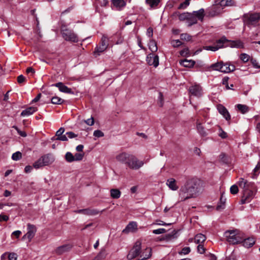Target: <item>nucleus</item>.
I'll return each instance as SVG.
<instances>
[{"instance_id":"f257e3e1","label":"nucleus","mask_w":260,"mask_h":260,"mask_svg":"<svg viewBox=\"0 0 260 260\" xmlns=\"http://www.w3.org/2000/svg\"><path fill=\"white\" fill-rule=\"evenodd\" d=\"M116 159L132 170H139L144 165V162L139 160L135 155L126 152L118 154Z\"/></svg>"},{"instance_id":"f03ea898","label":"nucleus","mask_w":260,"mask_h":260,"mask_svg":"<svg viewBox=\"0 0 260 260\" xmlns=\"http://www.w3.org/2000/svg\"><path fill=\"white\" fill-rule=\"evenodd\" d=\"M217 45L215 46H205L203 49L206 50L216 51L219 48L222 47H231L241 48L243 47V44L240 41H231L226 39L225 37H222L216 41Z\"/></svg>"},{"instance_id":"7ed1b4c3","label":"nucleus","mask_w":260,"mask_h":260,"mask_svg":"<svg viewBox=\"0 0 260 260\" xmlns=\"http://www.w3.org/2000/svg\"><path fill=\"white\" fill-rule=\"evenodd\" d=\"M55 160L54 155L51 153H48L42 156L38 160L33 164L35 169H39L44 166H49L52 164Z\"/></svg>"},{"instance_id":"20e7f679","label":"nucleus","mask_w":260,"mask_h":260,"mask_svg":"<svg viewBox=\"0 0 260 260\" xmlns=\"http://www.w3.org/2000/svg\"><path fill=\"white\" fill-rule=\"evenodd\" d=\"M190 190L197 197L203 190L202 183L200 180L197 178H192L186 182Z\"/></svg>"},{"instance_id":"39448f33","label":"nucleus","mask_w":260,"mask_h":260,"mask_svg":"<svg viewBox=\"0 0 260 260\" xmlns=\"http://www.w3.org/2000/svg\"><path fill=\"white\" fill-rule=\"evenodd\" d=\"M61 34L63 38L67 41L72 42H78V38L76 34L73 30L70 29L67 27L62 24L60 28Z\"/></svg>"},{"instance_id":"423d86ee","label":"nucleus","mask_w":260,"mask_h":260,"mask_svg":"<svg viewBox=\"0 0 260 260\" xmlns=\"http://www.w3.org/2000/svg\"><path fill=\"white\" fill-rule=\"evenodd\" d=\"M196 198L190 188L186 183L182 186L179 191V199L180 202L185 201L186 200Z\"/></svg>"},{"instance_id":"0eeeda50","label":"nucleus","mask_w":260,"mask_h":260,"mask_svg":"<svg viewBox=\"0 0 260 260\" xmlns=\"http://www.w3.org/2000/svg\"><path fill=\"white\" fill-rule=\"evenodd\" d=\"M228 241L232 244H236L242 241V238L236 231H228L224 233Z\"/></svg>"},{"instance_id":"6e6552de","label":"nucleus","mask_w":260,"mask_h":260,"mask_svg":"<svg viewBox=\"0 0 260 260\" xmlns=\"http://www.w3.org/2000/svg\"><path fill=\"white\" fill-rule=\"evenodd\" d=\"M260 19V13L247 14L244 15V22L247 25H254Z\"/></svg>"},{"instance_id":"1a4fd4ad","label":"nucleus","mask_w":260,"mask_h":260,"mask_svg":"<svg viewBox=\"0 0 260 260\" xmlns=\"http://www.w3.org/2000/svg\"><path fill=\"white\" fill-rule=\"evenodd\" d=\"M141 250V242L140 241H137L135 243L133 248L129 251L127 255V258L128 260H132L137 256H138Z\"/></svg>"},{"instance_id":"9d476101","label":"nucleus","mask_w":260,"mask_h":260,"mask_svg":"<svg viewBox=\"0 0 260 260\" xmlns=\"http://www.w3.org/2000/svg\"><path fill=\"white\" fill-rule=\"evenodd\" d=\"M27 233L22 237V240L27 239L28 242H30L32 239L34 237L37 232L36 226L30 223L27 224Z\"/></svg>"},{"instance_id":"9b49d317","label":"nucleus","mask_w":260,"mask_h":260,"mask_svg":"<svg viewBox=\"0 0 260 260\" xmlns=\"http://www.w3.org/2000/svg\"><path fill=\"white\" fill-rule=\"evenodd\" d=\"M108 45V38L105 35L103 36L101 39V43L99 46L96 47L94 53L103 52L107 48Z\"/></svg>"},{"instance_id":"f8f14e48","label":"nucleus","mask_w":260,"mask_h":260,"mask_svg":"<svg viewBox=\"0 0 260 260\" xmlns=\"http://www.w3.org/2000/svg\"><path fill=\"white\" fill-rule=\"evenodd\" d=\"M239 185L243 190H253L254 189V184L253 182H249L243 178H241L239 182Z\"/></svg>"},{"instance_id":"ddd939ff","label":"nucleus","mask_w":260,"mask_h":260,"mask_svg":"<svg viewBox=\"0 0 260 260\" xmlns=\"http://www.w3.org/2000/svg\"><path fill=\"white\" fill-rule=\"evenodd\" d=\"M73 245L72 244H64L57 247L54 250V253L57 255H60L70 251Z\"/></svg>"},{"instance_id":"4468645a","label":"nucleus","mask_w":260,"mask_h":260,"mask_svg":"<svg viewBox=\"0 0 260 260\" xmlns=\"http://www.w3.org/2000/svg\"><path fill=\"white\" fill-rule=\"evenodd\" d=\"M146 61L149 66H153L155 68L159 64V57L153 53H150L147 57Z\"/></svg>"},{"instance_id":"2eb2a0df","label":"nucleus","mask_w":260,"mask_h":260,"mask_svg":"<svg viewBox=\"0 0 260 260\" xmlns=\"http://www.w3.org/2000/svg\"><path fill=\"white\" fill-rule=\"evenodd\" d=\"M75 212L78 214H82L85 215L93 216L99 213V211L96 209L92 208H86L75 211Z\"/></svg>"},{"instance_id":"dca6fc26","label":"nucleus","mask_w":260,"mask_h":260,"mask_svg":"<svg viewBox=\"0 0 260 260\" xmlns=\"http://www.w3.org/2000/svg\"><path fill=\"white\" fill-rule=\"evenodd\" d=\"M235 69L236 68L235 65L232 63L231 62L228 61L223 62L222 61V70L221 71V72L224 73H229L234 71Z\"/></svg>"},{"instance_id":"f3484780","label":"nucleus","mask_w":260,"mask_h":260,"mask_svg":"<svg viewBox=\"0 0 260 260\" xmlns=\"http://www.w3.org/2000/svg\"><path fill=\"white\" fill-rule=\"evenodd\" d=\"M189 91L191 95L197 97H200L202 95V88L198 85H194L190 87Z\"/></svg>"},{"instance_id":"a211bd4d","label":"nucleus","mask_w":260,"mask_h":260,"mask_svg":"<svg viewBox=\"0 0 260 260\" xmlns=\"http://www.w3.org/2000/svg\"><path fill=\"white\" fill-rule=\"evenodd\" d=\"M217 109L219 113L228 121L231 119V115L226 108L221 104L217 106Z\"/></svg>"},{"instance_id":"6ab92c4d","label":"nucleus","mask_w":260,"mask_h":260,"mask_svg":"<svg viewBox=\"0 0 260 260\" xmlns=\"http://www.w3.org/2000/svg\"><path fill=\"white\" fill-rule=\"evenodd\" d=\"M137 224L136 222H130L126 228L122 231L123 233H128L129 232H133L137 229Z\"/></svg>"},{"instance_id":"aec40b11","label":"nucleus","mask_w":260,"mask_h":260,"mask_svg":"<svg viewBox=\"0 0 260 260\" xmlns=\"http://www.w3.org/2000/svg\"><path fill=\"white\" fill-rule=\"evenodd\" d=\"M51 86H55L58 88L60 91L64 93H71V89L64 85L62 82H58L52 84Z\"/></svg>"},{"instance_id":"412c9836","label":"nucleus","mask_w":260,"mask_h":260,"mask_svg":"<svg viewBox=\"0 0 260 260\" xmlns=\"http://www.w3.org/2000/svg\"><path fill=\"white\" fill-rule=\"evenodd\" d=\"M241 242L243 243V245L244 247L246 248H249L252 247L254 244L255 240L254 238L249 237L245 239L244 240L242 239V241Z\"/></svg>"},{"instance_id":"4be33fe9","label":"nucleus","mask_w":260,"mask_h":260,"mask_svg":"<svg viewBox=\"0 0 260 260\" xmlns=\"http://www.w3.org/2000/svg\"><path fill=\"white\" fill-rule=\"evenodd\" d=\"M37 111V108L34 107H29L21 112V116H27L32 114Z\"/></svg>"},{"instance_id":"5701e85b","label":"nucleus","mask_w":260,"mask_h":260,"mask_svg":"<svg viewBox=\"0 0 260 260\" xmlns=\"http://www.w3.org/2000/svg\"><path fill=\"white\" fill-rule=\"evenodd\" d=\"M193 15L196 16V19L203 21L205 16V11L204 9L202 8L198 11H193L192 13Z\"/></svg>"},{"instance_id":"b1692460","label":"nucleus","mask_w":260,"mask_h":260,"mask_svg":"<svg viewBox=\"0 0 260 260\" xmlns=\"http://www.w3.org/2000/svg\"><path fill=\"white\" fill-rule=\"evenodd\" d=\"M206 240V237L202 234H198L194 237V240L196 244H201Z\"/></svg>"},{"instance_id":"393cba45","label":"nucleus","mask_w":260,"mask_h":260,"mask_svg":"<svg viewBox=\"0 0 260 260\" xmlns=\"http://www.w3.org/2000/svg\"><path fill=\"white\" fill-rule=\"evenodd\" d=\"M167 184L169 188L173 190H177L178 189V186L176 184V180L173 178L168 179Z\"/></svg>"},{"instance_id":"a878e982","label":"nucleus","mask_w":260,"mask_h":260,"mask_svg":"<svg viewBox=\"0 0 260 260\" xmlns=\"http://www.w3.org/2000/svg\"><path fill=\"white\" fill-rule=\"evenodd\" d=\"M180 64L184 67L191 68L193 67L195 64V61L192 60L184 59L180 61Z\"/></svg>"},{"instance_id":"bb28decb","label":"nucleus","mask_w":260,"mask_h":260,"mask_svg":"<svg viewBox=\"0 0 260 260\" xmlns=\"http://www.w3.org/2000/svg\"><path fill=\"white\" fill-rule=\"evenodd\" d=\"M151 255V249L150 248H146L145 251L143 253V255L141 256H144L141 259L139 260H146L148 259Z\"/></svg>"},{"instance_id":"cd10ccee","label":"nucleus","mask_w":260,"mask_h":260,"mask_svg":"<svg viewBox=\"0 0 260 260\" xmlns=\"http://www.w3.org/2000/svg\"><path fill=\"white\" fill-rule=\"evenodd\" d=\"M110 196L113 199H118L120 197L121 192L118 189H111L110 190Z\"/></svg>"},{"instance_id":"c85d7f7f","label":"nucleus","mask_w":260,"mask_h":260,"mask_svg":"<svg viewBox=\"0 0 260 260\" xmlns=\"http://www.w3.org/2000/svg\"><path fill=\"white\" fill-rule=\"evenodd\" d=\"M188 26H190L193 24H196L198 22V20L196 19V16L193 15L192 13H189V16L188 19Z\"/></svg>"},{"instance_id":"c756f323","label":"nucleus","mask_w":260,"mask_h":260,"mask_svg":"<svg viewBox=\"0 0 260 260\" xmlns=\"http://www.w3.org/2000/svg\"><path fill=\"white\" fill-rule=\"evenodd\" d=\"M220 5L221 7L233 6L235 5V2L233 0H222Z\"/></svg>"},{"instance_id":"7c9ffc66","label":"nucleus","mask_w":260,"mask_h":260,"mask_svg":"<svg viewBox=\"0 0 260 260\" xmlns=\"http://www.w3.org/2000/svg\"><path fill=\"white\" fill-rule=\"evenodd\" d=\"M222 61L217 62L211 65L210 68L214 71H220L222 70Z\"/></svg>"},{"instance_id":"2f4dec72","label":"nucleus","mask_w":260,"mask_h":260,"mask_svg":"<svg viewBox=\"0 0 260 260\" xmlns=\"http://www.w3.org/2000/svg\"><path fill=\"white\" fill-rule=\"evenodd\" d=\"M114 6L117 8H121L125 6V3L123 0H113Z\"/></svg>"},{"instance_id":"473e14b6","label":"nucleus","mask_w":260,"mask_h":260,"mask_svg":"<svg viewBox=\"0 0 260 260\" xmlns=\"http://www.w3.org/2000/svg\"><path fill=\"white\" fill-rule=\"evenodd\" d=\"M237 107L239 111L242 114H245L248 111V107L245 105L238 104Z\"/></svg>"},{"instance_id":"72a5a7b5","label":"nucleus","mask_w":260,"mask_h":260,"mask_svg":"<svg viewBox=\"0 0 260 260\" xmlns=\"http://www.w3.org/2000/svg\"><path fill=\"white\" fill-rule=\"evenodd\" d=\"M149 48L152 52H156L157 50V47L155 41H150L149 43Z\"/></svg>"},{"instance_id":"f704fd0d","label":"nucleus","mask_w":260,"mask_h":260,"mask_svg":"<svg viewBox=\"0 0 260 260\" xmlns=\"http://www.w3.org/2000/svg\"><path fill=\"white\" fill-rule=\"evenodd\" d=\"M197 127L198 132L200 133L201 135L202 136H205L206 135L204 127L198 120L197 121Z\"/></svg>"},{"instance_id":"c9c22d12","label":"nucleus","mask_w":260,"mask_h":260,"mask_svg":"<svg viewBox=\"0 0 260 260\" xmlns=\"http://www.w3.org/2000/svg\"><path fill=\"white\" fill-rule=\"evenodd\" d=\"M248 200L250 201L253 196V190H243V195Z\"/></svg>"},{"instance_id":"e433bc0d","label":"nucleus","mask_w":260,"mask_h":260,"mask_svg":"<svg viewBox=\"0 0 260 260\" xmlns=\"http://www.w3.org/2000/svg\"><path fill=\"white\" fill-rule=\"evenodd\" d=\"M74 157V156L73 154L70 152H68L65 155L66 159L69 162H71L75 161Z\"/></svg>"},{"instance_id":"4c0bfd02","label":"nucleus","mask_w":260,"mask_h":260,"mask_svg":"<svg viewBox=\"0 0 260 260\" xmlns=\"http://www.w3.org/2000/svg\"><path fill=\"white\" fill-rule=\"evenodd\" d=\"M63 100L58 97V96H54L51 99V103L53 104H61L62 103Z\"/></svg>"},{"instance_id":"58836bf2","label":"nucleus","mask_w":260,"mask_h":260,"mask_svg":"<svg viewBox=\"0 0 260 260\" xmlns=\"http://www.w3.org/2000/svg\"><path fill=\"white\" fill-rule=\"evenodd\" d=\"M188 16H189V13L185 12L179 14L178 17L180 21H188Z\"/></svg>"},{"instance_id":"ea45409f","label":"nucleus","mask_w":260,"mask_h":260,"mask_svg":"<svg viewBox=\"0 0 260 260\" xmlns=\"http://www.w3.org/2000/svg\"><path fill=\"white\" fill-rule=\"evenodd\" d=\"M106 255V251L105 249H102L98 255L95 257V260H101L105 258Z\"/></svg>"},{"instance_id":"a19ab883","label":"nucleus","mask_w":260,"mask_h":260,"mask_svg":"<svg viewBox=\"0 0 260 260\" xmlns=\"http://www.w3.org/2000/svg\"><path fill=\"white\" fill-rule=\"evenodd\" d=\"M191 0H185L184 2L181 3L178 7V9H184L188 7Z\"/></svg>"},{"instance_id":"79ce46f5","label":"nucleus","mask_w":260,"mask_h":260,"mask_svg":"<svg viewBox=\"0 0 260 260\" xmlns=\"http://www.w3.org/2000/svg\"><path fill=\"white\" fill-rule=\"evenodd\" d=\"M22 157V154L19 151H17L13 153L12 156V158L14 160H18Z\"/></svg>"},{"instance_id":"37998d69","label":"nucleus","mask_w":260,"mask_h":260,"mask_svg":"<svg viewBox=\"0 0 260 260\" xmlns=\"http://www.w3.org/2000/svg\"><path fill=\"white\" fill-rule=\"evenodd\" d=\"M146 2L147 4L149 5L151 7L157 6L159 0H146Z\"/></svg>"},{"instance_id":"c03bdc74","label":"nucleus","mask_w":260,"mask_h":260,"mask_svg":"<svg viewBox=\"0 0 260 260\" xmlns=\"http://www.w3.org/2000/svg\"><path fill=\"white\" fill-rule=\"evenodd\" d=\"M240 58L244 62H247L250 59V56L246 53H242L240 56Z\"/></svg>"},{"instance_id":"a18cd8bd","label":"nucleus","mask_w":260,"mask_h":260,"mask_svg":"<svg viewBox=\"0 0 260 260\" xmlns=\"http://www.w3.org/2000/svg\"><path fill=\"white\" fill-rule=\"evenodd\" d=\"M191 36L188 34H182L180 35V39L186 41H189L191 40Z\"/></svg>"},{"instance_id":"49530a36","label":"nucleus","mask_w":260,"mask_h":260,"mask_svg":"<svg viewBox=\"0 0 260 260\" xmlns=\"http://www.w3.org/2000/svg\"><path fill=\"white\" fill-rule=\"evenodd\" d=\"M259 172H260V163L258 162L257 164V165L256 166L254 169L253 170V178L256 177L258 175V174L259 173Z\"/></svg>"},{"instance_id":"de8ad7c7","label":"nucleus","mask_w":260,"mask_h":260,"mask_svg":"<svg viewBox=\"0 0 260 260\" xmlns=\"http://www.w3.org/2000/svg\"><path fill=\"white\" fill-rule=\"evenodd\" d=\"M176 233L177 232L175 230H173L171 232V233L165 235V239L167 240H169L171 239L172 238H174V236L176 234Z\"/></svg>"},{"instance_id":"09e8293b","label":"nucleus","mask_w":260,"mask_h":260,"mask_svg":"<svg viewBox=\"0 0 260 260\" xmlns=\"http://www.w3.org/2000/svg\"><path fill=\"white\" fill-rule=\"evenodd\" d=\"M74 156L75 161L81 160L83 159L84 156V153H76L75 155H74Z\"/></svg>"},{"instance_id":"8fccbe9b","label":"nucleus","mask_w":260,"mask_h":260,"mask_svg":"<svg viewBox=\"0 0 260 260\" xmlns=\"http://www.w3.org/2000/svg\"><path fill=\"white\" fill-rule=\"evenodd\" d=\"M239 191L238 187L236 185H232L230 188V192L233 194H237Z\"/></svg>"},{"instance_id":"3c124183","label":"nucleus","mask_w":260,"mask_h":260,"mask_svg":"<svg viewBox=\"0 0 260 260\" xmlns=\"http://www.w3.org/2000/svg\"><path fill=\"white\" fill-rule=\"evenodd\" d=\"M171 44L174 47H178L181 45L182 42L179 40H173Z\"/></svg>"},{"instance_id":"603ef678","label":"nucleus","mask_w":260,"mask_h":260,"mask_svg":"<svg viewBox=\"0 0 260 260\" xmlns=\"http://www.w3.org/2000/svg\"><path fill=\"white\" fill-rule=\"evenodd\" d=\"M13 128H15L17 131L18 134L21 137H25L27 136L26 133L25 132L20 131L17 126H13Z\"/></svg>"},{"instance_id":"864d4df0","label":"nucleus","mask_w":260,"mask_h":260,"mask_svg":"<svg viewBox=\"0 0 260 260\" xmlns=\"http://www.w3.org/2000/svg\"><path fill=\"white\" fill-rule=\"evenodd\" d=\"M250 60L254 68L260 69V66L258 65V63L255 59L251 58Z\"/></svg>"},{"instance_id":"5fc2aeb1","label":"nucleus","mask_w":260,"mask_h":260,"mask_svg":"<svg viewBox=\"0 0 260 260\" xmlns=\"http://www.w3.org/2000/svg\"><path fill=\"white\" fill-rule=\"evenodd\" d=\"M93 136L95 137L100 138L104 136V133L100 130H96L93 132Z\"/></svg>"},{"instance_id":"6e6d98bb","label":"nucleus","mask_w":260,"mask_h":260,"mask_svg":"<svg viewBox=\"0 0 260 260\" xmlns=\"http://www.w3.org/2000/svg\"><path fill=\"white\" fill-rule=\"evenodd\" d=\"M205 248L204 247V246L201 244H199L197 247L198 252L201 254H203L205 252Z\"/></svg>"},{"instance_id":"4d7b16f0","label":"nucleus","mask_w":260,"mask_h":260,"mask_svg":"<svg viewBox=\"0 0 260 260\" xmlns=\"http://www.w3.org/2000/svg\"><path fill=\"white\" fill-rule=\"evenodd\" d=\"M84 122L88 125L92 126L94 123V118L91 117L90 118L85 120Z\"/></svg>"},{"instance_id":"13d9d810","label":"nucleus","mask_w":260,"mask_h":260,"mask_svg":"<svg viewBox=\"0 0 260 260\" xmlns=\"http://www.w3.org/2000/svg\"><path fill=\"white\" fill-rule=\"evenodd\" d=\"M219 136L222 139H225L228 137L227 133L223 131L221 128L219 129Z\"/></svg>"},{"instance_id":"bf43d9fd","label":"nucleus","mask_w":260,"mask_h":260,"mask_svg":"<svg viewBox=\"0 0 260 260\" xmlns=\"http://www.w3.org/2000/svg\"><path fill=\"white\" fill-rule=\"evenodd\" d=\"M8 258L9 260H17V255L14 252L10 253L8 255Z\"/></svg>"},{"instance_id":"052dcab7","label":"nucleus","mask_w":260,"mask_h":260,"mask_svg":"<svg viewBox=\"0 0 260 260\" xmlns=\"http://www.w3.org/2000/svg\"><path fill=\"white\" fill-rule=\"evenodd\" d=\"M166 230L165 229H158L153 231V233L155 234H160L165 233Z\"/></svg>"},{"instance_id":"680f3d73","label":"nucleus","mask_w":260,"mask_h":260,"mask_svg":"<svg viewBox=\"0 0 260 260\" xmlns=\"http://www.w3.org/2000/svg\"><path fill=\"white\" fill-rule=\"evenodd\" d=\"M189 52L188 48H184L180 52V54L182 56H186L189 54Z\"/></svg>"},{"instance_id":"e2e57ef3","label":"nucleus","mask_w":260,"mask_h":260,"mask_svg":"<svg viewBox=\"0 0 260 260\" xmlns=\"http://www.w3.org/2000/svg\"><path fill=\"white\" fill-rule=\"evenodd\" d=\"M190 251V249L188 247H184L182 250L181 252L180 253L181 254H188Z\"/></svg>"},{"instance_id":"0e129e2a","label":"nucleus","mask_w":260,"mask_h":260,"mask_svg":"<svg viewBox=\"0 0 260 260\" xmlns=\"http://www.w3.org/2000/svg\"><path fill=\"white\" fill-rule=\"evenodd\" d=\"M56 140L62 141H68V137H67V135L66 134V135H62L59 137H57L56 138Z\"/></svg>"},{"instance_id":"69168bd1","label":"nucleus","mask_w":260,"mask_h":260,"mask_svg":"<svg viewBox=\"0 0 260 260\" xmlns=\"http://www.w3.org/2000/svg\"><path fill=\"white\" fill-rule=\"evenodd\" d=\"M64 132V129L63 127H60L56 133V136L59 137L62 135V134Z\"/></svg>"},{"instance_id":"338daca9","label":"nucleus","mask_w":260,"mask_h":260,"mask_svg":"<svg viewBox=\"0 0 260 260\" xmlns=\"http://www.w3.org/2000/svg\"><path fill=\"white\" fill-rule=\"evenodd\" d=\"M25 81V78L22 75H20L17 77V82L19 83H22Z\"/></svg>"},{"instance_id":"774afa93","label":"nucleus","mask_w":260,"mask_h":260,"mask_svg":"<svg viewBox=\"0 0 260 260\" xmlns=\"http://www.w3.org/2000/svg\"><path fill=\"white\" fill-rule=\"evenodd\" d=\"M66 135H67V137L70 139L75 138L77 136V135H76L72 132H67V133H66Z\"/></svg>"}]
</instances>
